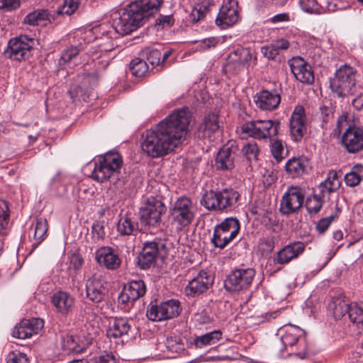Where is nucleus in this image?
<instances>
[{"instance_id":"nucleus-61","label":"nucleus","mask_w":363,"mask_h":363,"mask_svg":"<svg viewBox=\"0 0 363 363\" xmlns=\"http://www.w3.org/2000/svg\"><path fill=\"white\" fill-rule=\"evenodd\" d=\"M65 347H67V350L72 352H78L82 351V350L77 345L76 342V337L72 335H67L64 337Z\"/></svg>"},{"instance_id":"nucleus-48","label":"nucleus","mask_w":363,"mask_h":363,"mask_svg":"<svg viewBox=\"0 0 363 363\" xmlns=\"http://www.w3.org/2000/svg\"><path fill=\"white\" fill-rule=\"evenodd\" d=\"M79 6V0H64L63 4L57 9V14L70 16L78 9Z\"/></svg>"},{"instance_id":"nucleus-15","label":"nucleus","mask_w":363,"mask_h":363,"mask_svg":"<svg viewBox=\"0 0 363 363\" xmlns=\"http://www.w3.org/2000/svg\"><path fill=\"white\" fill-rule=\"evenodd\" d=\"M214 283V275L210 271L202 269L189 281L184 289L187 296L196 297L206 293Z\"/></svg>"},{"instance_id":"nucleus-51","label":"nucleus","mask_w":363,"mask_h":363,"mask_svg":"<svg viewBox=\"0 0 363 363\" xmlns=\"http://www.w3.org/2000/svg\"><path fill=\"white\" fill-rule=\"evenodd\" d=\"M9 220V206L4 200L0 199V234L6 228Z\"/></svg>"},{"instance_id":"nucleus-40","label":"nucleus","mask_w":363,"mask_h":363,"mask_svg":"<svg viewBox=\"0 0 363 363\" xmlns=\"http://www.w3.org/2000/svg\"><path fill=\"white\" fill-rule=\"evenodd\" d=\"M162 303V311L164 315V320H168L179 315L181 311L179 301L171 299Z\"/></svg>"},{"instance_id":"nucleus-2","label":"nucleus","mask_w":363,"mask_h":363,"mask_svg":"<svg viewBox=\"0 0 363 363\" xmlns=\"http://www.w3.org/2000/svg\"><path fill=\"white\" fill-rule=\"evenodd\" d=\"M163 0H141L130 4L118 18L113 20L116 33L125 35L141 26L160 7Z\"/></svg>"},{"instance_id":"nucleus-4","label":"nucleus","mask_w":363,"mask_h":363,"mask_svg":"<svg viewBox=\"0 0 363 363\" xmlns=\"http://www.w3.org/2000/svg\"><path fill=\"white\" fill-rule=\"evenodd\" d=\"M240 194L233 188L206 191L202 196L201 204L208 211L227 212L238 206Z\"/></svg>"},{"instance_id":"nucleus-56","label":"nucleus","mask_w":363,"mask_h":363,"mask_svg":"<svg viewBox=\"0 0 363 363\" xmlns=\"http://www.w3.org/2000/svg\"><path fill=\"white\" fill-rule=\"evenodd\" d=\"M6 363H29V360L24 353L11 351L6 357Z\"/></svg>"},{"instance_id":"nucleus-58","label":"nucleus","mask_w":363,"mask_h":363,"mask_svg":"<svg viewBox=\"0 0 363 363\" xmlns=\"http://www.w3.org/2000/svg\"><path fill=\"white\" fill-rule=\"evenodd\" d=\"M21 6L20 0H0V9L11 12Z\"/></svg>"},{"instance_id":"nucleus-18","label":"nucleus","mask_w":363,"mask_h":363,"mask_svg":"<svg viewBox=\"0 0 363 363\" xmlns=\"http://www.w3.org/2000/svg\"><path fill=\"white\" fill-rule=\"evenodd\" d=\"M108 291L107 281L102 274H94L86 280V296L90 301L101 303L104 301Z\"/></svg>"},{"instance_id":"nucleus-3","label":"nucleus","mask_w":363,"mask_h":363,"mask_svg":"<svg viewBox=\"0 0 363 363\" xmlns=\"http://www.w3.org/2000/svg\"><path fill=\"white\" fill-rule=\"evenodd\" d=\"M348 118L347 112L339 116L333 134L340 137L341 147L345 152L359 154L363 152V127L350 122Z\"/></svg>"},{"instance_id":"nucleus-26","label":"nucleus","mask_w":363,"mask_h":363,"mask_svg":"<svg viewBox=\"0 0 363 363\" xmlns=\"http://www.w3.org/2000/svg\"><path fill=\"white\" fill-rule=\"evenodd\" d=\"M51 303L55 312L63 317L71 314L74 308V298L63 291L54 293L51 296Z\"/></svg>"},{"instance_id":"nucleus-16","label":"nucleus","mask_w":363,"mask_h":363,"mask_svg":"<svg viewBox=\"0 0 363 363\" xmlns=\"http://www.w3.org/2000/svg\"><path fill=\"white\" fill-rule=\"evenodd\" d=\"M252 58V55L249 48H238L228 55L223 69L225 72L238 74L248 66Z\"/></svg>"},{"instance_id":"nucleus-30","label":"nucleus","mask_w":363,"mask_h":363,"mask_svg":"<svg viewBox=\"0 0 363 363\" xmlns=\"http://www.w3.org/2000/svg\"><path fill=\"white\" fill-rule=\"evenodd\" d=\"M131 327L130 320L123 317H116L109 322L106 335L109 338H121L128 335Z\"/></svg>"},{"instance_id":"nucleus-13","label":"nucleus","mask_w":363,"mask_h":363,"mask_svg":"<svg viewBox=\"0 0 363 363\" xmlns=\"http://www.w3.org/2000/svg\"><path fill=\"white\" fill-rule=\"evenodd\" d=\"M221 135L218 115L211 113L206 115L199 125L195 132L197 139L206 142H213Z\"/></svg>"},{"instance_id":"nucleus-21","label":"nucleus","mask_w":363,"mask_h":363,"mask_svg":"<svg viewBox=\"0 0 363 363\" xmlns=\"http://www.w3.org/2000/svg\"><path fill=\"white\" fill-rule=\"evenodd\" d=\"M146 291L147 288L144 281L141 279L130 281L120 294L118 303L130 308V305L132 306L133 302L144 296Z\"/></svg>"},{"instance_id":"nucleus-55","label":"nucleus","mask_w":363,"mask_h":363,"mask_svg":"<svg viewBox=\"0 0 363 363\" xmlns=\"http://www.w3.org/2000/svg\"><path fill=\"white\" fill-rule=\"evenodd\" d=\"M174 23V18L172 15H160V16L156 19L155 26L157 29H164L169 28Z\"/></svg>"},{"instance_id":"nucleus-28","label":"nucleus","mask_w":363,"mask_h":363,"mask_svg":"<svg viewBox=\"0 0 363 363\" xmlns=\"http://www.w3.org/2000/svg\"><path fill=\"white\" fill-rule=\"evenodd\" d=\"M159 254V243L156 241L145 242L138 257V265L142 269H147L156 264Z\"/></svg>"},{"instance_id":"nucleus-6","label":"nucleus","mask_w":363,"mask_h":363,"mask_svg":"<svg viewBox=\"0 0 363 363\" xmlns=\"http://www.w3.org/2000/svg\"><path fill=\"white\" fill-rule=\"evenodd\" d=\"M356 69L347 65L336 70L335 76L330 81V87L338 97L353 94L356 85Z\"/></svg>"},{"instance_id":"nucleus-23","label":"nucleus","mask_w":363,"mask_h":363,"mask_svg":"<svg viewBox=\"0 0 363 363\" xmlns=\"http://www.w3.org/2000/svg\"><path fill=\"white\" fill-rule=\"evenodd\" d=\"M44 321L41 318L23 319L14 327L12 336L18 339L30 338L37 335L43 328Z\"/></svg>"},{"instance_id":"nucleus-25","label":"nucleus","mask_w":363,"mask_h":363,"mask_svg":"<svg viewBox=\"0 0 363 363\" xmlns=\"http://www.w3.org/2000/svg\"><path fill=\"white\" fill-rule=\"evenodd\" d=\"M291 71L296 79L307 84H311L314 82V74L311 66L303 58L297 57L289 62Z\"/></svg>"},{"instance_id":"nucleus-41","label":"nucleus","mask_w":363,"mask_h":363,"mask_svg":"<svg viewBox=\"0 0 363 363\" xmlns=\"http://www.w3.org/2000/svg\"><path fill=\"white\" fill-rule=\"evenodd\" d=\"M348 318L359 329H363V303H350Z\"/></svg>"},{"instance_id":"nucleus-37","label":"nucleus","mask_w":363,"mask_h":363,"mask_svg":"<svg viewBox=\"0 0 363 363\" xmlns=\"http://www.w3.org/2000/svg\"><path fill=\"white\" fill-rule=\"evenodd\" d=\"M335 106L330 101H325L319 107L318 116L321 120V127L325 128L334 118Z\"/></svg>"},{"instance_id":"nucleus-35","label":"nucleus","mask_w":363,"mask_h":363,"mask_svg":"<svg viewBox=\"0 0 363 363\" xmlns=\"http://www.w3.org/2000/svg\"><path fill=\"white\" fill-rule=\"evenodd\" d=\"M117 230L121 235H136L139 231L138 223L129 216L125 215L118 220Z\"/></svg>"},{"instance_id":"nucleus-53","label":"nucleus","mask_w":363,"mask_h":363,"mask_svg":"<svg viewBox=\"0 0 363 363\" xmlns=\"http://www.w3.org/2000/svg\"><path fill=\"white\" fill-rule=\"evenodd\" d=\"M208 11V6L204 4H197L195 6L190 14L192 22L196 23L204 18Z\"/></svg>"},{"instance_id":"nucleus-1","label":"nucleus","mask_w":363,"mask_h":363,"mask_svg":"<svg viewBox=\"0 0 363 363\" xmlns=\"http://www.w3.org/2000/svg\"><path fill=\"white\" fill-rule=\"evenodd\" d=\"M190 118L188 107L174 110L153 129L143 133V151L152 158L163 157L173 151L185 140Z\"/></svg>"},{"instance_id":"nucleus-46","label":"nucleus","mask_w":363,"mask_h":363,"mask_svg":"<svg viewBox=\"0 0 363 363\" xmlns=\"http://www.w3.org/2000/svg\"><path fill=\"white\" fill-rule=\"evenodd\" d=\"M340 213L341 208L336 205L335 212L334 213H332L328 217L323 218L317 222L315 225V230L317 232L320 234L324 233L328 230L332 222L339 217Z\"/></svg>"},{"instance_id":"nucleus-39","label":"nucleus","mask_w":363,"mask_h":363,"mask_svg":"<svg viewBox=\"0 0 363 363\" xmlns=\"http://www.w3.org/2000/svg\"><path fill=\"white\" fill-rule=\"evenodd\" d=\"M347 186L354 187L363 181V165L360 164L353 166L350 172L344 177Z\"/></svg>"},{"instance_id":"nucleus-60","label":"nucleus","mask_w":363,"mask_h":363,"mask_svg":"<svg viewBox=\"0 0 363 363\" xmlns=\"http://www.w3.org/2000/svg\"><path fill=\"white\" fill-rule=\"evenodd\" d=\"M91 229L94 238L100 240L103 239L105 236L104 221H96L94 223Z\"/></svg>"},{"instance_id":"nucleus-64","label":"nucleus","mask_w":363,"mask_h":363,"mask_svg":"<svg viewBox=\"0 0 363 363\" xmlns=\"http://www.w3.org/2000/svg\"><path fill=\"white\" fill-rule=\"evenodd\" d=\"M261 52L264 57L269 60H275L276 57L279 55V53L271 44L268 46L262 47Z\"/></svg>"},{"instance_id":"nucleus-5","label":"nucleus","mask_w":363,"mask_h":363,"mask_svg":"<svg viewBox=\"0 0 363 363\" xmlns=\"http://www.w3.org/2000/svg\"><path fill=\"white\" fill-rule=\"evenodd\" d=\"M123 163V157L118 152L110 151L99 155L94 161L91 177L94 180L103 183L113 177H118Z\"/></svg>"},{"instance_id":"nucleus-63","label":"nucleus","mask_w":363,"mask_h":363,"mask_svg":"<svg viewBox=\"0 0 363 363\" xmlns=\"http://www.w3.org/2000/svg\"><path fill=\"white\" fill-rule=\"evenodd\" d=\"M271 45L279 55L281 51L286 50L289 48L290 43L287 40L280 38L272 43Z\"/></svg>"},{"instance_id":"nucleus-42","label":"nucleus","mask_w":363,"mask_h":363,"mask_svg":"<svg viewBox=\"0 0 363 363\" xmlns=\"http://www.w3.org/2000/svg\"><path fill=\"white\" fill-rule=\"evenodd\" d=\"M324 202L325 200L317 196L313 190V194L307 197L305 206L310 216L316 215L320 212Z\"/></svg>"},{"instance_id":"nucleus-49","label":"nucleus","mask_w":363,"mask_h":363,"mask_svg":"<svg viewBox=\"0 0 363 363\" xmlns=\"http://www.w3.org/2000/svg\"><path fill=\"white\" fill-rule=\"evenodd\" d=\"M241 151L243 155L249 162H256L257 160L259 150L256 143H247L245 145L242 147Z\"/></svg>"},{"instance_id":"nucleus-47","label":"nucleus","mask_w":363,"mask_h":363,"mask_svg":"<svg viewBox=\"0 0 363 363\" xmlns=\"http://www.w3.org/2000/svg\"><path fill=\"white\" fill-rule=\"evenodd\" d=\"M299 4L302 10L306 13L320 14L324 11L316 0H300Z\"/></svg>"},{"instance_id":"nucleus-54","label":"nucleus","mask_w":363,"mask_h":363,"mask_svg":"<svg viewBox=\"0 0 363 363\" xmlns=\"http://www.w3.org/2000/svg\"><path fill=\"white\" fill-rule=\"evenodd\" d=\"M271 142L272 155L277 162H280L284 158V157L283 156L284 150L283 143L280 140L273 139L272 140H271Z\"/></svg>"},{"instance_id":"nucleus-33","label":"nucleus","mask_w":363,"mask_h":363,"mask_svg":"<svg viewBox=\"0 0 363 363\" xmlns=\"http://www.w3.org/2000/svg\"><path fill=\"white\" fill-rule=\"evenodd\" d=\"M340 186V182L338 179L337 172L335 170H330L327 178L317 186L318 192H316V195L325 200L326 196H330Z\"/></svg>"},{"instance_id":"nucleus-45","label":"nucleus","mask_w":363,"mask_h":363,"mask_svg":"<svg viewBox=\"0 0 363 363\" xmlns=\"http://www.w3.org/2000/svg\"><path fill=\"white\" fill-rule=\"evenodd\" d=\"M68 93L73 102L86 101L89 97L86 89L77 82L70 85Z\"/></svg>"},{"instance_id":"nucleus-20","label":"nucleus","mask_w":363,"mask_h":363,"mask_svg":"<svg viewBox=\"0 0 363 363\" xmlns=\"http://www.w3.org/2000/svg\"><path fill=\"white\" fill-rule=\"evenodd\" d=\"M238 148L235 143L228 142L218 152L215 159V166L218 170L230 171L235 167V160Z\"/></svg>"},{"instance_id":"nucleus-31","label":"nucleus","mask_w":363,"mask_h":363,"mask_svg":"<svg viewBox=\"0 0 363 363\" xmlns=\"http://www.w3.org/2000/svg\"><path fill=\"white\" fill-rule=\"evenodd\" d=\"M54 21L55 18L48 9H38L28 13L23 23L30 26H45L48 23H52Z\"/></svg>"},{"instance_id":"nucleus-12","label":"nucleus","mask_w":363,"mask_h":363,"mask_svg":"<svg viewBox=\"0 0 363 363\" xmlns=\"http://www.w3.org/2000/svg\"><path fill=\"white\" fill-rule=\"evenodd\" d=\"M35 45V39L27 35H20L9 41L4 55L11 60H26L31 55Z\"/></svg>"},{"instance_id":"nucleus-50","label":"nucleus","mask_w":363,"mask_h":363,"mask_svg":"<svg viewBox=\"0 0 363 363\" xmlns=\"http://www.w3.org/2000/svg\"><path fill=\"white\" fill-rule=\"evenodd\" d=\"M162 303L160 305L150 304L146 311V316L152 321L164 320V315L162 311Z\"/></svg>"},{"instance_id":"nucleus-44","label":"nucleus","mask_w":363,"mask_h":363,"mask_svg":"<svg viewBox=\"0 0 363 363\" xmlns=\"http://www.w3.org/2000/svg\"><path fill=\"white\" fill-rule=\"evenodd\" d=\"M148 70V65L142 57H135L130 63V71L136 77H141Z\"/></svg>"},{"instance_id":"nucleus-27","label":"nucleus","mask_w":363,"mask_h":363,"mask_svg":"<svg viewBox=\"0 0 363 363\" xmlns=\"http://www.w3.org/2000/svg\"><path fill=\"white\" fill-rule=\"evenodd\" d=\"M256 106L262 110L273 111L276 109L280 102L281 96L277 89L271 91L262 89L254 96Z\"/></svg>"},{"instance_id":"nucleus-7","label":"nucleus","mask_w":363,"mask_h":363,"mask_svg":"<svg viewBox=\"0 0 363 363\" xmlns=\"http://www.w3.org/2000/svg\"><path fill=\"white\" fill-rule=\"evenodd\" d=\"M281 123L279 120H253L245 123L242 132L257 140L269 139L277 136Z\"/></svg>"},{"instance_id":"nucleus-34","label":"nucleus","mask_w":363,"mask_h":363,"mask_svg":"<svg viewBox=\"0 0 363 363\" xmlns=\"http://www.w3.org/2000/svg\"><path fill=\"white\" fill-rule=\"evenodd\" d=\"M328 310L333 313L334 318L337 320L349 314L350 303L349 299L342 294H339L331 298L328 304Z\"/></svg>"},{"instance_id":"nucleus-11","label":"nucleus","mask_w":363,"mask_h":363,"mask_svg":"<svg viewBox=\"0 0 363 363\" xmlns=\"http://www.w3.org/2000/svg\"><path fill=\"white\" fill-rule=\"evenodd\" d=\"M166 211V206L160 200L153 196L149 197L140 208V223L145 226H155L161 221L162 216Z\"/></svg>"},{"instance_id":"nucleus-32","label":"nucleus","mask_w":363,"mask_h":363,"mask_svg":"<svg viewBox=\"0 0 363 363\" xmlns=\"http://www.w3.org/2000/svg\"><path fill=\"white\" fill-rule=\"evenodd\" d=\"M309 160L306 157H292L285 164V171L289 177L298 178L307 173Z\"/></svg>"},{"instance_id":"nucleus-9","label":"nucleus","mask_w":363,"mask_h":363,"mask_svg":"<svg viewBox=\"0 0 363 363\" xmlns=\"http://www.w3.org/2000/svg\"><path fill=\"white\" fill-rule=\"evenodd\" d=\"M304 331L299 327L291 324L286 325L279 329V334L281 335V341L284 349L288 347L291 349L296 343L298 345L301 350L290 355H294L301 359L309 357L307 343L303 335Z\"/></svg>"},{"instance_id":"nucleus-57","label":"nucleus","mask_w":363,"mask_h":363,"mask_svg":"<svg viewBox=\"0 0 363 363\" xmlns=\"http://www.w3.org/2000/svg\"><path fill=\"white\" fill-rule=\"evenodd\" d=\"M166 347L172 352H179L183 350L181 340L176 337H168L166 341Z\"/></svg>"},{"instance_id":"nucleus-14","label":"nucleus","mask_w":363,"mask_h":363,"mask_svg":"<svg viewBox=\"0 0 363 363\" xmlns=\"http://www.w3.org/2000/svg\"><path fill=\"white\" fill-rule=\"evenodd\" d=\"M172 215L174 221L181 228L189 225L195 217L191 200L185 196L179 198L174 203Z\"/></svg>"},{"instance_id":"nucleus-24","label":"nucleus","mask_w":363,"mask_h":363,"mask_svg":"<svg viewBox=\"0 0 363 363\" xmlns=\"http://www.w3.org/2000/svg\"><path fill=\"white\" fill-rule=\"evenodd\" d=\"M95 259L97 263L108 270L118 269L122 263L118 253L111 247H101L96 251Z\"/></svg>"},{"instance_id":"nucleus-10","label":"nucleus","mask_w":363,"mask_h":363,"mask_svg":"<svg viewBox=\"0 0 363 363\" xmlns=\"http://www.w3.org/2000/svg\"><path fill=\"white\" fill-rule=\"evenodd\" d=\"M255 270L253 268H236L227 277L225 281V289L230 292H239L246 290L251 286Z\"/></svg>"},{"instance_id":"nucleus-36","label":"nucleus","mask_w":363,"mask_h":363,"mask_svg":"<svg viewBox=\"0 0 363 363\" xmlns=\"http://www.w3.org/2000/svg\"><path fill=\"white\" fill-rule=\"evenodd\" d=\"M48 230V223L45 218L42 217L36 218V223L35 226V232L33 238L35 242L32 245L31 250L33 251L47 237V232Z\"/></svg>"},{"instance_id":"nucleus-43","label":"nucleus","mask_w":363,"mask_h":363,"mask_svg":"<svg viewBox=\"0 0 363 363\" xmlns=\"http://www.w3.org/2000/svg\"><path fill=\"white\" fill-rule=\"evenodd\" d=\"M139 55L152 67L161 65L162 53L157 49L146 48L140 51Z\"/></svg>"},{"instance_id":"nucleus-17","label":"nucleus","mask_w":363,"mask_h":363,"mask_svg":"<svg viewBox=\"0 0 363 363\" xmlns=\"http://www.w3.org/2000/svg\"><path fill=\"white\" fill-rule=\"evenodd\" d=\"M303 201L302 189L298 186H291L281 198L280 211L283 215L294 213L301 208Z\"/></svg>"},{"instance_id":"nucleus-62","label":"nucleus","mask_w":363,"mask_h":363,"mask_svg":"<svg viewBox=\"0 0 363 363\" xmlns=\"http://www.w3.org/2000/svg\"><path fill=\"white\" fill-rule=\"evenodd\" d=\"M87 363H116V360L112 354L106 353L98 357L91 359Z\"/></svg>"},{"instance_id":"nucleus-38","label":"nucleus","mask_w":363,"mask_h":363,"mask_svg":"<svg viewBox=\"0 0 363 363\" xmlns=\"http://www.w3.org/2000/svg\"><path fill=\"white\" fill-rule=\"evenodd\" d=\"M221 337L222 332L220 330H216L196 337L194 340V344L196 347L201 348L206 345L216 344Z\"/></svg>"},{"instance_id":"nucleus-29","label":"nucleus","mask_w":363,"mask_h":363,"mask_svg":"<svg viewBox=\"0 0 363 363\" xmlns=\"http://www.w3.org/2000/svg\"><path fill=\"white\" fill-rule=\"evenodd\" d=\"M306 248V244L302 242L290 243L277 252L274 257V262L279 264H286L292 259L301 255Z\"/></svg>"},{"instance_id":"nucleus-19","label":"nucleus","mask_w":363,"mask_h":363,"mask_svg":"<svg viewBox=\"0 0 363 363\" xmlns=\"http://www.w3.org/2000/svg\"><path fill=\"white\" fill-rule=\"evenodd\" d=\"M240 18L237 0H224L220 9L216 23L223 29L235 25Z\"/></svg>"},{"instance_id":"nucleus-59","label":"nucleus","mask_w":363,"mask_h":363,"mask_svg":"<svg viewBox=\"0 0 363 363\" xmlns=\"http://www.w3.org/2000/svg\"><path fill=\"white\" fill-rule=\"evenodd\" d=\"M69 262L71 267L77 272L82 269L84 261L79 253L74 252L69 257Z\"/></svg>"},{"instance_id":"nucleus-22","label":"nucleus","mask_w":363,"mask_h":363,"mask_svg":"<svg viewBox=\"0 0 363 363\" xmlns=\"http://www.w3.org/2000/svg\"><path fill=\"white\" fill-rule=\"evenodd\" d=\"M306 116L305 109L301 106L295 107L291 113L289 123V131L294 142H300L306 133Z\"/></svg>"},{"instance_id":"nucleus-52","label":"nucleus","mask_w":363,"mask_h":363,"mask_svg":"<svg viewBox=\"0 0 363 363\" xmlns=\"http://www.w3.org/2000/svg\"><path fill=\"white\" fill-rule=\"evenodd\" d=\"M79 53V49L77 47L72 46L64 50L61 57L59 59L58 64L60 66H65L74 57Z\"/></svg>"},{"instance_id":"nucleus-8","label":"nucleus","mask_w":363,"mask_h":363,"mask_svg":"<svg viewBox=\"0 0 363 363\" xmlns=\"http://www.w3.org/2000/svg\"><path fill=\"white\" fill-rule=\"evenodd\" d=\"M240 223L236 218H227L215 226L211 243L216 248L224 249L238 235Z\"/></svg>"}]
</instances>
